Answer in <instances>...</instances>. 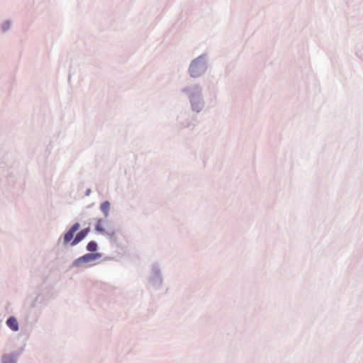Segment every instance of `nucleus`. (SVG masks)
Here are the masks:
<instances>
[{
    "instance_id": "nucleus-1",
    "label": "nucleus",
    "mask_w": 363,
    "mask_h": 363,
    "mask_svg": "<svg viewBox=\"0 0 363 363\" xmlns=\"http://www.w3.org/2000/svg\"><path fill=\"white\" fill-rule=\"evenodd\" d=\"M80 225L79 223H74L70 229L65 234L63 242L65 244L71 243V245H74L82 241L88 234L89 229L86 228L79 232L74 238L75 233L79 229Z\"/></svg>"
},
{
    "instance_id": "nucleus-2",
    "label": "nucleus",
    "mask_w": 363,
    "mask_h": 363,
    "mask_svg": "<svg viewBox=\"0 0 363 363\" xmlns=\"http://www.w3.org/2000/svg\"><path fill=\"white\" fill-rule=\"evenodd\" d=\"M100 255L99 254H91L89 253L85 255L84 256L79 258L76 261L77 264H79L81 262H89L95 260L96 258L99 257Z\"/></svg>"
},
{
    "instance_id": "nucleus-3",
    "label": "nucleus",
    "mask_w": 363,
    "mask_h": 363,
    "mask_svg": "<svg viewBox=\"0 0 363 363\" xmlns=\"http://www.w3.org/2000/svg\"><path fill=\"white\" fill-rule=\"evenodd\" d=\"M6 325L9 328H10L13 331H17L18 330V323L16 318L11 316L10 317L7 321Z\"/></svg>"
},
{
    "instance_id": "nucleus-4",
    "label": "nucleus",
    "mask_w": 363,
    "mask_h": 363,
    "mask_svg": "<svg viewBox=\"0 0 363 363\" xmlns=\"http://www.w3.org/2000/svg\"><path fill=\"white\" fill-rule=\"evenodd\" d=\"M101 211L104 213L105 216H108V211L110 209V203L108 201H104L101 204L100 206Z\"/></svg>"
},
{
    "instance_id": "nucleus-5",
    "label": "nucleus",
    "mask_w": 363,
    "mask_h": 363,
    "mask_svg": "<svg viewBox=\"0 0 363 363\" xmlns=\"http://www.w3.org/2000/svg\"><path fill=\"white\" fill-rule=\"evenodd\" d=\"M197 68H198V63L195 62V63H193V64L191 65V66H190V72H191V75L193 77H196V74H194V72H196Z\"/></svg>"
},
{
    "instance_id": "nucleus-6",
    "label": "nucleus",
    "mask_w": 363,
    "mask_h": 363,
    "mask_svg": "<svg viewBox=\"0 0 363 363\" xmlns=\"http://www.w3.org/2000/svg\"><path fill=\"white\" fill-rule=\"evenodd\" d=\"M3 363H15V361L10 356H4L3 357Z\"/></svg>"
},
{
    "instance_id": "nucleus-7",
    "label": "nucleus",
    "mask_w": 363,
    "mask_h": 363,
    "mask_svg": "<svg viewBox=\"0 0 363 363\" xmlns=\"http://www.w3.org/2000/svg\"><path fill=\"white\" fill-rule=\"evenodd\" d=\"M97 245L94 242H90L86 247V250H96Z\"/></svg>"
},
{
    "instance_id": "nucleus-8",
    "label": "nucleus",
    "mask_w": 363,
    "mask_h": 363,
    "mask_svg": "<svg viewBox=\"0 0 363 363\" xmlns=\"http://www.w3.org/2000/svg\"><path fill=\"white\" fill-rule=\"evenodd\" d=\"M96 230L97 231H99V232H103L104 231V228H103V226H102V223H101V220H99L98 222H97V224L96 225Z\"/></svg>"
}]
</instances>
